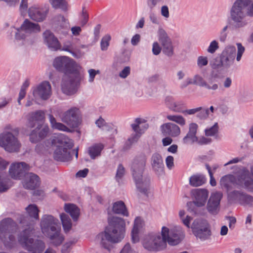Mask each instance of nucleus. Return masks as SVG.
Wrapping results in <instances>:
<instances>
[{
    "label": "nucleus",
    "mask_w": 253,
    "mask_h": 253,
    "mask_svg": "<svg viewBox=\"0 0 253 253\" xmlns=\"http://www.w3.org/2000/svg\"><path fill=\"white\" fill-rule=\"evenodd\" d=\"M53 64L58 71L64 74L61 84L63 93L67 95L76 93L84 79L80 71L81 67L73 59L67 56L56 57Z\"/></svg>",
    "instance_id": "f257e3e1"
},
{
    "label": "nucleus",
    "mask_w": 253,
    "mask_h": 253,
    "mask_svg": "<svg viewBox=\"0 0 253 253\" xmlns=\"http://www.w3.org/2000/svg\"><path fill=\"white\" fill-rule=\"evenodd\" d=\"M125 222L124 220L117 216L108 218V225L104 232L97 236V240L100 246L110 251L112 243H117L124 238Z\"/></svg>",
    "instance_id": "f03ea898"
},
{
    "label": "nucleus",
    "mask_w": 253,
    "mask_h": 253,
    "mask_svg": "<svg viewBox=\"0 0 253 253\" xmlns=\"http://www.w3.org/2000/svg\"><path fill=\"white\" fill-rule=\"evenodd\" d=\"M28 217L21 216L19 222L26 228L19 233L18 241L21 246L31 253H42L45 248L44 243L41 240L31 238L33 234L34 224L28 222Z\"/></svg>",
    "instance_id": "7ed1b4c3"
},
{
    "label": "nucleus",
    "mask_w": 253,
    "mask_h": 253,
    "mask_svg": "<svg viewBox=\"0 0 253 253\" xmlns=\"http://www.w3.org/2000/svg\"><path fill=\"white\" fill-rule=\"evenodd\" d=\"M147 158L144 155L136 157L133 160L131 170L137 189L141 193L147 195L150 188V178L143 175Z\"/></svg>",
    "instance_id": "20e7f679"
},
{
    "label": "nucleus",
    "mask_w": 253,
    "mask_h": 253,
    "mask_svg": "<svg viewBox=\"0 0 253 253\" xmlns=\"http://www.w3.org/2000/svg\"><path fill=\"white\" fill-rule=\"evenodd\" d=\"M40 225L42 233L50 239L54 246L61 244L64 238L60 234L57 219L51 215L44 214L41 218Z\"/></svg>",
    "instance_id": "39448f33"
},
{
    "label": "nucleus",
    "mask_w": 253,
    "mask_h": 253,
    "mask_svg": "<svg viewBox=\"0 0 253 253\" xmlns=\"http://www.w3.org/2000/svg\"><path fill=\"white\" fill-rule=\"evenodd\" d=\"M52 143L56 147L53 154L55 160L66 162L71 159L72 154L70 150L73 146L72 140L62 134L53 139Z\"/></svg>",
    "instance_id": "423d86ee"
},
{
    "label": "nucleus",
    "mask_w": 253,
    "mask_h": 253,
    "mask_svg": "<svg viewBox=\"0 0 253 253\" xmlns=\"http://www.w3.org/2000/svg\"><path fill=\"white\" fill-rule=\"evenodd\" d=\"M44 113L42 111H37L30 114L28 119L29 126L31 127H34L36 123H38V126L33 129L29 135L30 140L32 143H37L42 139L44 138L49 131V127L46 126H42L39 123L44 119Z\"/></svg>",
    "instance_id": "0eeeda50"
},
{
    "label": "nucleus",
    "mask_w": 253,
    "mask_h": 253,
    "mask_svg": "<svg viewBox=\"0 0 253 253\" xmlns=\"http://www.w3.org/2000/svg\"><path fill=\"white\" fill-rule=\"evenodd\" d=\"M10 34L16 41L25 40L30 35L39 33L41 31L39 24L31 22L28 19L24 20L19 28H10Z\"/></svg>",
    "instance_id": "6e6552de"
},
{
    "label": "nucleus",
    "mask_w": 253,
    "mask_h": 253,
    "mask_svg": "<svg viewBox=\"0 0 253 253\" xmlns=\"http://www.w3.org/2000/svg\"><path fill=\"white\" fill-rule=\"evenodd\" d=\"M192 202L187 203L188 211L194 215H201L203 212L198 208L204 207L209 197V191L206 189H196L191 191Z\"/></svg>",
    "instance_id": "1a4fd4ad"
},
{
    "label": "nucleus",
    "mask_w": 253,
    "mask_h": 253,
    "mask_svg": "<svg viewBox=\"0 0 253 253\" xmlns=\"http://www.w3.org/2000/svg\"><path fill=\"white\" fill-rule=\"evenodd\" d=\"M16 227V223L10 218H5L0 221V239L4 245L12 248L15 242V238L12 234Z\"/></svg>",
    "instance_id": "9d476101"
},
{
    "label": "nucleus",
    "mask_w": 253,
    "mask_h": 253,
    "mask_svg": "<svg viewBox=\"0 0 253 253\" xmlns=\"http://www.w3.org/2000/svg\"><path fill=\"white\" fill-rule=\"evenodd\" d=\"M236 49L234 46L226 47L221 53L220 61L218 63L214 62L211 67L214 70L227 71L233 65L236 56Z\"/></svg>",
    "instance_id": "9b49d317"
},
{
    "label": "nucleus",
    "mask_w": 253,
    "mask_h": 253,
    "mask_svg": "<svg viewBox=\"0 0 253 253\" xmlns=\"http://www.w3.org/2000/svg\"><path fill=\"white\" fill-rule=\"evenodd\" d=\"M161 235L166 244L168 242L170 246H175L184 239L185 233L180 226H175L171 229L164 226L162 228Z\"/></svg>",
    "instance_id": "f8f14e48"
},
{
    "label": "nucleus",
    "mask_w": 253,
    "mask_h": 253,
    "mask_svg": "<svg viewBox=\"0 0 253 253\" xmlns=\"http://www.w3.org/2000/svg\"><path fill=\"white\" fill-rule=\"evenodd\" d=\"M143 247L148 251L157 252L165 248L167 244L163 237L159 233H151L146 235L143 241Z\"/></svg>",
    "instance_id": "ddd939ff"
},
{
    "label": "nucleus",
    "mask_w": 253,
    "mask_h": 253,
    "mask_svg": "<svg viewBox=\"0 0 253 253\" xmlns=\"http://www.w3.org/2000/svg\"><path fill=\"white\" fill-rule=\"evenodd\" d=\"M0 146L9 152H14L19 151L20 143L11 132H6L0 134Z\"/></svg>",
    "instance_id": "4468645a"
},
{
    "label": "nucleus",
    "mask_w": 253,
    "mask_h": 253,
    "mask_svg": "<svg viewBox=\"0 0 253 253\" xmlns=\"http://www.w3.org/2000/svg\"><path fill=\"white\" fill-rule=\"evenodd\" d=\"M158 35L163 53L168 57L172 56L174 54V46L171 39L162 28L158 30Z\"/></svg>",
    "instance_id": "2eb2a0df"
},
{
    "label": "nucleus",
    "mask_w": 253,
    "mask_h": 253,
    "mask_svg": "<svg viewBox=\"0 0 253 253\" xmlns=\"http://www.w3.org/2000/svg\"><path fill=\"white\" fill-rule=\"evenodd\" d=\"M79 115V109L72 107L63 112L61 116V121L71 127H76L78 126Z\"/></svg>",
    "instance_id": "dca6fc26"
},
{
    "label": "nucleus",
    "mask_w": 253,
    "mask_h": 253,
    "mask_svg": "<svg viewBox=\"0 0 253 253\" xmlns=\"http://www.w3.org/2000/svg\"><path fill=\"white\" fill-rule=\"evenodd\" d=\"M33 94L35 99L47 100L51 94L50 84L47 81L42 82L33 88Z\"/></svg>",
    "instance_id": "f3484780"
},
{
    "label": "nucleus",
    "mask_w": 253,
    "mask_h": 253,
    "mask_svg": "<svg viewBox=\"0 0 253 253\" xmlns=\"http://www.w3.org/2000/svg\"><path fill=\"white\" fill-rule=\"evenodd\" d=\"M222 196V193L220 192H216L211 194L206 207L207 211L210 214L216 215L218 213Z\"/></svg>",
    "instance_id": "a211bd4d"
},
{
    "label": "nucleus",
    "mask_w": 253,
    "mask_h": 253,
    "mask_svg": "<svg viewBox=\"0 0 253 253\" xmlns=\"http://www.w3.org/2000/svg\"><path fill=\"white\" fill-rule=\"evenodd\" d=\"M47 7H41L36 6L30 7L28 10V16L34 21L41 22L44 21L48 13Z\"/></svg>",
    "instance_id": "6ab92c4d"
},
{
    "label": "nucleus",
    "mask_w": 253,
    "mask_h": 253,
    "mask_svg": "<svg viewBox=\"0 0 253 253\" xmlns=\"http://www.w3.org/2000/svg\"><path fill=\"white\" fill-rule=\"evenodd\" d=\"M29 168V166L25 162L14 163L9 168V174L14 179H20L24 175H25V171L28 170Z\"/></svg>",
    "instance_id": "aec40b11"
},
{
    "label": "nucleus",
    "mask_w": 253,
    "mask_h": 253,
    "mask_svg": "<svg viewBox=\"0 0 253 253\" xmlns=\"http://www.w3.org/2000/svg\"><path fill=\"white\" fill-rule=\"evenodd\" d=\"M239 178L244 182L245 187L253 192V165L250 168V171L246 169H243Z\"/></svg>",
    "instance_id": "412c9836"
},
{
    "label": "nucleus",
    "mask_w": 253,
    "mask_h": 253,
    "mask_svg": "<svg viewBox=\"0 0 253 253\" xmlns=\"http://www.w3.org/2000/svg\"><path fill=\"white\" fill-rule=\"evenodd\" d=\"M44 43L52 50L56 51L60 49L61 45L57 38L49 30L45 31L43 34Z\"/></svg>",
    "instance_id": "4be33fe9"
},
{
    "label": "nucleus",
    "mask_w": 253,
    "mask_h": 253,
    "mask_svg": "<svg viewBox=\"0 0 253 253\" xmlns=\"http://www.w3.org/2000/svg\"><path fill=\"white\" fill-rule=\"evenodd\" d=\"M160 128L165 136L175 137L179 135L181 132L179 126L172 123H165L161 125Z\"/></svg>",
    "instance_id": "5701e85b"
},
{
    "label": "nucleus",
    "mask_w": 253,
    "mask_h": 253,
    "mask_svg": "<svg viewBox=\"0 0 253 253\" xmlns=\"http://www.w3.org/2000/svg\"><path fill=\"white\" fill-rule=\"evenodd\" d=\"M40 184L39 177L33 173H27L25 174V178L23 185L25 188L34 189Z\"/></svg>",
    "instance_id": "b1692460"
},
{
    "label": "nucleus",
    "mask_w": 253,
    "mask_h": 253,
    "mask_svg": "<svg viewBox=\"0 0 253 253\" xmlns=\"http://www.w3.org/2000/svg\"><path fill=\"white\" fill-rule=\"evenodd\" d=\"M151 165L153 169L158 175L164 173V165L161 155L157 153L153 154L151 158Z\"/></svg>",
    "instance_id": "393cba45"
},
{
    "label": "nucleus",
    "mask_w": 253,
    "mask_h": 253,
    "mask_svg": "<svg viewBox=\"0 0 253 253\" xmlns=\"http://www.w3.org/2000/svg\"><path fill=\"white\" fill-rule=\"evenodd\" d=\"M54 22L56 25L55 30L59 34L65 36L67 34L69 29V23L65 17L61 15L55 17Z\"/></svg>",
    "instance_id": "a878e982"
},
{
    "label": "nucleus",
    "mask_w": 253,
    "mask_h": 253,
    "mask_svg": "<svg viewBox=\"0 0 253 253\" xmlns=\"http://www.w3.org/2000/svg\"><path fill=\"white\" fill-rule=\"evenodd\" d=\"M143 225L144 221L143 219L140 217H137L134 220L133 228L131 231V240L133 243H136L139 241L138 232Z\"/></svg>",
    "instance_id": "bb28decb"
},
{
    "label": "nucleus",
    "mask_w": 253,
    "mask_h": 253,
    "mask_svg": "<svg viewBox=\"0 0 253 253\" xmlns=\"http://www.w3.org/2000/svg\"><path fill=\"white\" fill-rule=\"evenodd\" d=\"M112 211L116 214H121L124 216H128V212L124 202L119 201L113 203Z\"/></svg>",
    "instance_id": "cd10ccee"
},
{
    "label": "nucleus",
    "mask_w": 253,
    "mask_h": 253,
    "mask_svg": "<svg viewBox=\"0 0 253 253\" xmlns=\"http://www.w3.org/2000/svg\"><path fill=\"white\" fill-rule=\"evenodd\" d=\"M64 209L66 212L70 214L74 221H77L80 215V209L74 204H65Z\"/></svg>",
    "instance_id": "c85d7f7f"
},
{
    "label": "nucleus",
    "mask_w": 253,
    "mask_h": 253,
    "mask_svg": "<svg viewBox=\"0 0 253 253\" xmlns=\"http://www.w3.org/2000/svg\"><path fill=\"white\" fill-rule=\"evenodd\" d=\"M191 229L194 235L201 241L208 239L211 235V230L199 229L198 227Z\"/></svg>",
    "instance_id": "c756f323"
},
{
    "label": "nucleus",
    "mask_w": 253,
    "mask_h": 253,
    "mask_svg": "<svg viewBox=\"0 0 253 253\" xmlns=\"http://www.w3.org/2000/svg\"><path fill=\"white\" fill-rule=\"evenodd\" d=\"M235 180V176L233 175H226L223 176L220 181V185L222 188L228 191L234 184Z\"/></svg>",
    "instance_id": "7c9ffc66"
},
{
    "label": "nucleus",
    "mask_w": 253,
    "mask_h": 253,
    "mask_svg": "<svg viewBox=\"0 0 253 253\" xmlns=\"http://www.w3.org/2000/svg\"><path fill=\"white\" fill-rule=\"evenodd\" d=\"M206 181L205 177L201 174H197L191 176L189 178V184L193 187L200 186Z\"/></svg>",
    "instance_id": "2f4dec72"
},
{
    "label": "nucleus",
    "mask_w": 253,
    "mask_h": 253,
    "mask_svg": "<svg viewBox=\"0 0 253 253\" xmlns=\"http://www.w3.org/2000/svg\"><path fill=\"white\" fill-rule=\"evenodd\" d=\"M48 116L52 128L64 131H68L69 130V129L62 123L57 122L52 114H49L48 115Z\"/></svg>",
    "instance_id": "473e14b6"
},
{
    "label": "nucleus",
    "mask_w": 253,
    "mask_h": 253,
    "mask_svg": "<svg viewBox=\"0 0 253 253\" xmlns=\"http://www.w3.org/2000/svg\"><path fill=\"white\" fill-rule=\"evenodd\" d=\"M103 149V146L101 144H95L88 148V153L91 159H95L99 156Z\"/></svg>",
    "instance_id": "72a5a7b5"
},
{
    "label": "nucleus",
    "mask_w": 253,
    "mask_h": 253,
    "mask_svg": "<svg viewBox=\"0 0 253 253\" xmlns=\"http://www.w3.org/2000/svg\"><path fill=\"white\" fill-rule=\"evenodd\" d=\"M26 212L28 215L36 220L39 219V212L37 206L35 204H30L25 208Z\"/></svg>",
    "instance_id": "f704fd0d"
},
{
    "label": "nucleus",
    "mask_w": 253,
    "mask_h": 253,
    "mask_svg": "<svg viewBox=\"0 0 253 253\" xmlns=\"http://www.w3.org/2000/svg\"><path fill=\"white\" fill-rule=\"evenodd\" d=\"M244 192L234 190L228 193V199L230 202H238L240 204Z\"/></svg>",
    "instance_id": "c9c22d12"
},
{
    "label": "nucleus",
    "mask_w": 253,
    "mask_h": 253,
    "mask_svg": "<svg viewBox=\"0 0 253 253\" xmlns=\"http://www.w3.org/2000/svg\"><path fill=\"white\" fill-rule=\"evenodd\" d=\"M195 227H198L199 229L210 230L208 221L203 218H197L194 220L191 228Z\"/></svg>",
    "instance_id": "e433bc0d"
},
{
    "label": "nucleus",
    "mask_w": 253,
    "mask_h": 253,
    "mask_svg": "<svg viewBox=\"0 0 253 253\" xmlns=\"http://www.w3.org/2000/svg\"><path fill=\"white\" fill-rule=\"evenodd\" d=\"M204 88L212 92L216 91L219 88V85L212 78H209L206 80Z\"/></svg>",
    "instance_id": "4c0bfd02"
},
{
    "label": "nucleus",
    "mask_w": 253,
    "mask_h": 253,
    "mask_svg": "<svg viewBox=\"0 0 253 253\" xmlns=\"http://www.w3.org/2000/svg\"><path fill=\"white\" fill-rule=\"evenodd\" d=\"M63 227L65 232H68L72 228L71 220L68 215L66 213H62L60 215Z\"/></svg>",
    "instance_id": "58836bf2"
},
{
    "label": "nucleus",
    "mask_w": 253,
    "mask_h": 253,
    "mask_svg": "<svg viewBox=\"0 0 253 253\" xmlns=\"http://www.w3.org/2000/svg\"><path fill=\"white\" fill-rule=\"evenodd\" d=\"M167 118L170 121L174 122L181 126H185L186 124V120L182 116L175 115H169L167 116Z\"/></svg>",
    "instance_id": "ea45409f"
},
{
    "label": "nucleus",
    "mask_w": 253,
    "mask_h": 253,
    "mask_svg": "<svg viewBox=\"0 0 253 253\" xmlns=\"http://www.w3.org/2000/svg\"><path fill=\"white\" fill-rule=\"evenodd\" d=\"M140 137V134L137 133H132L130 137L128 138L127 140L126 143V149H129L130 147L137 143L138 140H139Z\"/></svg>",
    "instance_id": "a19ab883"
},
{
    "label": "nucleus",
    "mask_w": 253,
    "mask_h": 253,
    "mask_svg": "<svg viewBox=\"0 0 253 253\" xmlns=\"http://www.w3.org/2000/svg\"><path fill=\"white\" fill-rule=\"evenodd\" d=\"M184 104L182 102H173L169 106V109L173 110V111L177 113H181L183 114L185 109Z\"/></svg>",
    "instance_id": "79ce46f5"
},
{
    "label": "nucleus",
    "mask_w": 253,
    "mask_h": 253,
    "mask_svg": "<svg viewBox=\"0 0 253 253\" xmlns=\"http://www.w3.org/2000/svg\"><path fill=\"white\" fill-rule=\"evenodd\" d=\"M240 204L243 206H253V197L244 192Z\"/></svg>",
    "instance_id": "37998d69"
},
{
    "label": "nucleus",
    "mask_w": 253,
    "mask_h": 253,
    "mask_svg": "<svg viewBox=\"0 0 253 253\" xmlns=\"http://www.w3.org/2000/svg\"><path fill=\"white\" fill-rule=\"evenodd\" d=\"M218 131V126L215 123L212 126L207 128L205 130V135L207 136H213L216 135Z\"/></svg>",
    "instance_id": "c03bdc74"
},
{
    "label": "nucleus",
    "mask_w": 253,
    "mask_h": 253,
    "mask_svg": "<svg viewBox=\"0 0 253 253\" xmlns=\"http://www.w3.org/2000/svg\"><path fill=\"white\" fill-rule=\"evenodd\" d=\"M75 47L73 42L70 41H67L63 43L62 48L60 47L61 50L68 51L73 54V56L75 55V53L74 52Z\"/></svg>",
    "instance_id": "a18cd8bd"
},
{
    "label": "nucleus",
    "mask_w": 253,
    "mask_h": 253,
    "mask_svg": "<svg viewBox=\"0 0 253 253\" xmlns=\"http://www.w3.org/2000/svg\"><path fill=\"white\" fill-rule=\"evenodd\" d=\"M198 141V137L196 135L190 134L188 133L182 139V142L185 144H192Z\"/></svg>",
    "instance_id": "49530a36"
},
{
    "label": "nucleus",
    "mask_w": 253,
    "mask_h": 253,
    "mask_svg": "<svg viewBox=\"0 0 253 253\" xmlns=\"http://www.w3.org/2000/svg\"><path fill=\"white\" fill-rule=\"evenodd\" d=\"M110 40L111 36L109 35H106L102 38L100 42V46L102 50L106 51L107 50L110 44L109 42Z\"/></svg>",
    "instance_id": "de8ad7c7"
},
{
    "label": "nucleus",
    "mask_w": 253,
    "mask_h": 253,
    "mask_svg": "<svg viewBox=\"0 0 253 253\" xmlns=\"http://www.w3.org/2000/svg\"><path fill=\"white\" fill-rule=\"evenodd\" d=\"M55 3H50L55 8H59L66 11L67 9V4L65 0H54Z\"/></svg>",
    "instance_id": "09e8293b"
},
{
    "label": "nucleus",
    "mask_w": 253,
    "mask_h": 253,
    "mask_svg": "<svg viewBox=\"0 0 253 253\" xmlns=\"http://www.w3.org/2000/svg\"><path fill=\"white\" fill-rule=\"evenodd\" d=\"M125 173V168L123 167V166L122 164H119L118 167L116 174L115 176L116 180L118 182H120V181L122 179L123 177L124 176Z\"/></svg>",
    "instance_id": "8fccbe9b"
},
{
    "label": "nucleus",
    "mask_w": 253,
    "mask_h": 253,
    "mask_svg": "<svg viewBox=\"0 0 253 253\" xmlns=\"http://www.w3.org/2000/svg\"><path fill=\"white\" fill-rule=\"evenodd\" d=\"M76 240L74 239L65 243L62 246L61 253H69L71 250V246L75 244Z\"/></svg>",
    "instance_id": "3c124183"
},
{
    "label": "nucleus",
    "mask_w": 253,
    "mask_h": 253,
    "mask_svg": "<svg viewBox=\"0 0 253 253\" xmlns=\"http://www.w3.org/2000/svg\"><path fill=\"white\" fill-rule=\"evenodd\" d=\"M199 108H201V110L198 111L197 114V118L200 119H205L208 118L209 115V110L208 108H204L202 107H199Z\"/></svg>",
    "instance_id": "603ef678"
},
{
    "label": "nucleus",
    "mask_w": 253,
    "mask_h": 253,
    "mask_svg": "<svg viewBox=\"0 0 253 253\" xmlns=\"http://www.w3.org/2000/svg\"><path fill=\"white\" fill-rule=\"evenodd\" d=\"M28 9V0H22L19 6L21 15L24 17Z\"/></svg>",
    "instance_id": "864d4df0"
},
{
    "label": "nucleus",
    "mask_w": 253,
    "mask_h": 253,
    "mask_svg": "<svg viewBox=\"0 0 253 253\" xmlns=\"http://www.w3.org/2000/svg\"><path fill=\"white\" fill-rule=\"evenodd\" d=\"M193 77L194 80V84L204 87L206 80H204L201 76L198 74L195 75Z\"/></svg>",
    "instance_id": "5fc2aeb1"
},
{
    "label": "nucleus",
    "mask_w": 253,
    "mask_h": 253,
    "mask_svg": "<svg viewBox=\"0 0 253 253\" xmlns=\"http://www.w3.org/2000/svg\"><path fill=\"white\" fill-rule=\"evenodd\" d=\"M236 45L237 47L236 60L237 61H240L241 59L243 54L245 52V48L241 43H237Z\"/></svg>",
    "instance_id": "6e6d98bb"
},
{
    "label": "nucleus",
    "mask_w": 253,
    "mask_h": 253,
    "mask_svg": "<svg viewBox=\"0 0 253 253\" xmlns=\"http://www.w3.org/2000/svg\"><path fill=\"white\" fill-rule=\"evenodd\" d=\"M219 48L218 43L215 40L212 41L209 46L207 51L211 54L214 53L215 51Z\"/></svg>",
    "instance_id": "4d7b16f0"
},
{
    "label": "nucleus",
    "mask_w": 253,
    "mask_h": 253,
    "mask_svg": "<svg viewBox=\"0 0 253 253\" xmlns=\"http://www.w3.org/2000/svg\"><path fill=\"white\" fill-rule=\"evenodd\" d=\"M208 64V57L206 56H200L197 59V65L199 68H202L206 66Z\"/></svg>",
    "instance_id": "13d9d810"
},
{
    "label": "nucleus",
    "mask_w": 253,
    "mask_h": 253,
    "mask_svg": "<svg viewBox=\"0 0 253 253\" xmlns=\"http://www.w3.org/2000/svg\"><path fill=\"white\" fill-rule=\"evenodd\" d=\"M198 125L195 123H191L189 125L188 133L190 134L196 135Z\"/></svg>",
    "instance_id": "bf43d9fd"
},
{
    "label": "nucleus",
    "mask_w": 253,
    "mask_h": 253,
    "mask_svg": "<svg viewBox=\"0 0 253 253\" xmlns=\"http://www.w3.org/2000/svg\"><path fill=\"white\" fill-rule=\"evenodd\" d=\"M130 74L129 66H126L120 73L119 77L122 79H126Z\"/></svg>",
    "instance_id": "052dcab7"
},
{
    "label": "nucleus",
    "mask_w": 253,
    "mask_h": 253,
    "mask_svg": "<svg viewBox=\"0 0 253 253\" xmlns=\"http://www.w3.org/2000/svg\"><path fill=\"white\" fill-rule=\"evenodd\" d=\"M89 73L88 81L90 83H92L94 81V78L97 74L100 73L99 70H95L93 69H89L88 71Z\"/></svg>",
    "instance_id": "680f3d73"
},
{
    "label": "nucleus",
    "mask_w": 253,
    "mask_h": 253,
    "mask_svg": "<svg viewBox=\"0 0 253 253\" xmlns=\"http://www.w3.org/2000/svg\"><path fill=\"white\" fill-rule=\"evenodd\" d=\"M120 253H137V252L131 248L129 243H127L125 245Z\"/></svg>",
    "instance_id": "e2e57ef3"
},
{
    "label": "nucleus",
    "mask_w": 253,
    "mask_h": 253,
    "mask_svg": "<svg viewBox=\"0 0 253 253\" xmlns=\"http://www.w3.org/2000/svg\"><path fill=\"white\" fill-rule=\"evenodd\" d=\"M174 158L171 156H168L166 159V164L167 168L169 169H172L174 167Z\"/></svg>",
    "instance_id": "0e129e2a"
},
{
    "label": "nucleus",
    "mask_w": 253,
    "mask_h": 253,
    "mask_svg": "<svg viewBox=\"0 0 253 253\" xmlns=\"http://www.w3.org/2000/svg\"><path fill=\"white\" fill-rule=\"evenodd\" d=\"M223 86L225 88H229L232 84V80L230 77H226L222 81Z\"/></svg>",
    "instance_id": "69168bd1"
},
{
    "label": "nucleus",
    "mask_w": 253,
    "mask_h": 253,
    "mask_svg": "<svg viewBox=\"0 0 253 253\" xmlns=\"http://www.w3.org/2000/svg\"><path fill=\"white\" fill-rule=\"evenodd\" d=\"M88 19V15L84 8H83L81 15V23L83 26L85 25Z\"/></svg>",
    "instance_id": "338daca9"
},
{
    "label": "nucleus",
    "mask_w": 253,
    "mask_h": 253,
    "mask_svg": "<svg viewBox=\"0 0 253 253\" xmlns=\"http://www.w3.org/2000/svg\"><path fill=\"white\" fill-rule=\"evenodd\" d=\"M211 138H206L205 137H202L200 138H198V141L197 142L198 144L202 145H206L209 144L211 142Z\"/></svg>",
    "instance_id": "774afa93"
}]
</instances>
